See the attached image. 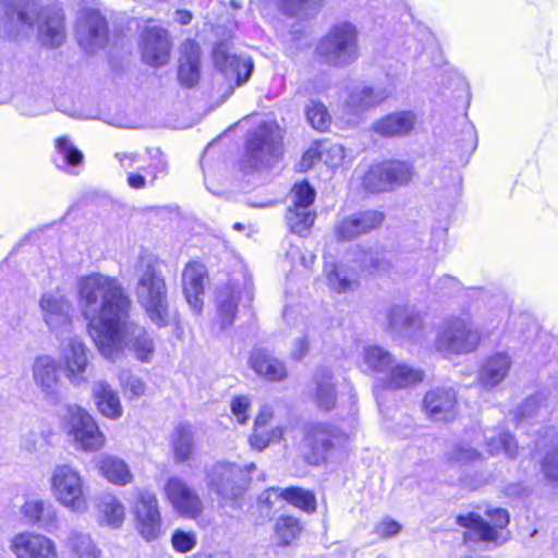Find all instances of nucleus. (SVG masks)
<instances>
[{
	"label": "nucleus",
	"instance_id": "f03ea898",
	"mask_svg": "<svg viewBox=\"0 0 558 558\" xmlns=\"http://www.w3.org/2000/svg\"><path fill=\"white\" fill-rule=\"evenodd\" d=\"M40 2H0V14H4L3 25L11 33L27 32L35 23L41 43L48 47H59L65 38L63 14L54 8L39 7Z\"/></svg>",
	"mask_w": 558,
	"mask_h": 558
},
{
	"label": "nucleus",
	"instance_id": "dca6fc26",
	"mask_svg": "<svg viewBox=\"0 0 558 558\" xmlns=\"http://www.w3.org/2000/svg\"><path fill=\"white\" fill-rule=\"evenodd\" d=\"M163 490L167 500L179 515L195 519L202 513L204 507L198 493L183 478L169 477Z\"/></svg>",
	"mask_w": 558,
	"mask_h": 558
},
{
	"label": "nucleus",
	"instance_id": "2f4dec72",
	"mask_svg": "<svg viewBox=\"0 0 558 558\" xmlns=\"http://www.w3.org/2000/svg\"><path fill=\"white\" fill-rule=\"evenodd\" d=\"M391 94L392 88L388 85H356L347 100V106L353 112L364 111L381 104Z\"/></svg>",
	"mask_w": 558,
	"mask_h": 558
},
{
	"label": "nucleus",
	"instance_id": "9b49d317",
	"mask_svg": "<svg viewBox=\"0 0 558 558\" xmlns=\"http://www.w3.org/2000/svg\"><path fill=\"white\" fill-rule=\"evenodd\" d=\"M281 133L277 125L263 123L250 135L246 158L252 168L270 167L280 155Z\"/></svg>",
	"mask_w": 558,
	"mask_h": 558
},
{
	"label": "nucleus",
	"instance_id": "5701e85b",
	"mask_svg": "<svg viewBox=\"0 0 558 558\" xmlns=\"http://www.w3.org/2000/svg\"><path fill=\"white\" fill-rule=\"evenodd\" d=\"M213 58L215 66L229 80L235 78L238 86L247 82L252 75L254 69L252 59L231 53L225 44L214 48Z\"/></svg>",
	"mask_w": 558,
	"mask_h": 558
},
{
	"label": "nucleus",
	"instance_id": "4c0bfd02",
	"mask_svg": "<svg viewBox=\"0 0 558 558\" xmlns=\"http://www.w3.org/2000/svg\"><path fill=\"white\" fill-rule=\"evenodd\" d=\"M395 362V357L379 345H367L362 351L360 367L364 373L387 375Z\"/></svg>",
	"mask_w": 558,
	"mask_h": 558
},
{
	"label": "nucleus",
	"instance_id": "052dcab7",
	"mask_svg": "<svg viewBox=\"0 0 558 558\" xmlns=\"http://www.w3.org/2000/svg\"><path fill=\"white\" fill-rule=\"evenodd\" d=\"M195 536L192 533L183 531H175L172 535V545L174 549L181 553H186L195 546Z\"/></svg>",
	"mask_w": 558,
	"mask_h": 558
},
{
	"label": "nucleus",
	"instance_id": "72a5a7b5",
	"mask_svg": "<svg viewBox=\"0 0 558 558\" xmlns=\"http://www.w3.org/2000/svg\"><path fill=\"white\" fill-rule=\"evenodd\" d=\"M178 77L182 85L194 86L199 78V47L193 40H186L181 47Z\"/></svg>",
	"mask_w": 558,
	"mask_h": 558
},
{
	"label": "nucleus",
	"instance_id": "603ef678",
	"mask_svg": "<svg viewBox=\"0 0 558 558\" xmlns=\"http://www.w3.org/2000/svg\"><path fill=\"white\" fill-rule=\"evenodd\" d=\"M71 546L78 558H100L101 556V550L86 534H74L71 537Z\"/></svg>",
	"mask_w": 558,
	"mask_h": 558
},
{
	"label": "nucleus",
	"instance_id": "6e6552de",
	"mask_svg": "<svg viewBox=\"0 0 558 558\" xmlns=\"http://www.w3.org/2000/svg\"><path fill=\"white\" fill-rule=\"evenodd\" d=\"M61 428L76 449L97 451L105 444V436L93 416L82 407L69 404L60 414Z\"/></svg>",
	"mask_w": 558,
	"mask_h": 558
},
{
	"label": "nucleus",
	"instance_id": "338daca9",
	"mask_svg": "<svg viewBox=\"0 0 558 558\" xmlns=\"http://www.w3.org/2000/svg\"><path fill=\"white\" fill-rule=\"evenodd\" d=\"M320 143L307 149L301 160L302 169L307 170L316 160H320Z\"/></svg>",
	"mask_w": 558,
	"mask_h": 558
},
{
	"label": "nucleus",
	"instance_id": "b1692460",
	"mask_svg": "<svg viewBox=\"0 0 558 558\" xmlns=\"http://www.w3.org/2000/svg\"><path fill=\"white\" fill-rule=\"evenodd\" d=\"M384 215L377 210H365L340 219L335 228L339 240L347 241L365 234L379 227Z\"/></svg>",
	"mask_w": 558,
	"mask_h": 558
},
{
	"label": "nucleus",
	"instance_id": "7c9ffc66",
	"mask_svg": "<svg viewBox=\"0 0 558 558\" xmlns=\"http://www.w3.org/2000/svg\"><path fill=\"white\" fill-rule=\"evenodd\" d=\"M512 360L507 353H495L481 365L477 374L478 384L484 389H494L508 376Z\"/></svg>",
	"mask_w": 558,
	"mask_h": 558
},
{
	"label": "nucleus",
	"instance_id": "5fc2aeb1",
	"mask_svg": "<svg viewBox=\"0 0 558 558\" xmlns=\"http://www.w3.org/2000/svg\"><path fill=\"white\" fill-rule=\"evenodd\" d=\"M119 381L125 396L140 398L145 395L146 385L143 379L131 374L129 371L120 372Z\"/></svg>",
	"mask_w": 558,
	"mask_h": 558
},
{
	"label": "nucleus",
	"instance_id": "58836bf2",
	"mask_svg": "<svg viewBox=\"0 0 558 558\" xmlns=\"http://www.w3.org/2000/svg\"><path fill=\"white\" fill-rule=\"evenodd\" d=\"M315 400L319 409L330 411L336 404V389L332 375L326 367L315 374Z\"/></svg>",
	"mask_w": 558,
	"mask_h": 558
},
{
	"label": "nucleus",
	"instance_id": "c03bdc74",
	"mask_svg": "<svg viewBox=\"0 0 558 558\" xmlns=\"http://www.w3.org/2000/svg\"><path fill=\"white\" fill-rule=\"evenodd\" d=\"M172 449L174 461L182 463L187 461L194 449L193 434L190 427L180 425L174 429L172 436Z\"/></svg>",
	"mask_w": 558,
	"mask_h": 558
},
{
	"label": "nucleus",
	"instance_id": "3c124183",
	"mask_svg": "<svg viewBox=\"0 0 558 558\" xmlns=\"http://www.w3.org/2000/svg\"><path fill=\"white\" fill-rule=\"evenodd\" d=\"M363 186L372 193L384 192L390 189L384 163L369 168L363 178Z\"/></svg>",
	"mask_w": 558,
	"mask_h": 558
},
{
	"label": "nucleus",
	"instance_id": "79ce46f5",
	"mask_svg": "<svg viewBox=\"0 0 558 558\" xmlns=\"http://www.w3.org/2000/svg\"><path fill=\"white\" fill-rule=\"evenodd\" d=\"M102 521L110 527L119 529L125 519L123 504L111 494H104L98 504Z\"/></svg>",
	"mask_w": 558,
	"mask_h": 558
},
{
	"label": "nucleus",
	"instance_id": "6e6d98bb",
	"mask_svg": "<svg viewBox=\"0 0 558 558\" xmlns=\"http://www.w3.org/2000/svg\"><path fill=\"white\" fill-rule=\"evenodd\" d=\"M300 531L299 521L292 517H282L276 523V534L283 545H289L294 541Z\"/></svg>",
	"mask_w": 558,
	"mask_h": 558
},
{
	"label": "nucleus",
	"instance_id": "c85d7f7f",
	"mask_svg": "<svg viewBox=\"0 0 558 558\" xmlns=\"http://www.w3.org/2000/svg\"><path fill=\"white\" fill-rule=\"evenodd\" d=\"M206 278V267L198 262H192L184 268L182 275L183 292L189 305L195 313H199L203 307Z\"/></svg>",
	"mask_w": 558,
	"mask_h": 558
},
{
	"label": "nucleus",
	"instance_id": "1a4fd4ad",
	"mask_svg": "<svg viewBox=\"0 0 558 558\" xmlns=\"http://www.w3.org/2000/svg\"><path fill=\"white\" fill-rule=\"evenodd\" d=\"M53 498L64 508L75 513H84L88 508L84 480L74 466L58 464L50 476Z\"/></svg>",
	"mask_w": 558,
	"mask_h": 558
},
{
	"label": "nucleus",
	"instance_id": "423d86ee",
	"mask_svg": "<svg viewBox=\"0 0 558 558\" xmlns=\"http://www.w3.org/2000/svg\"><path fill=\"white\" fill-rule=\"evenodd\" d=\"M481 338L468 314L451 316L440 326L435 347L444 355L468 354L477 349Z\"/></svg>",
	"mask_w": 558,
	"mask_h": 558
},
{
	"label": "nucleus",
	"instance_id": "2eb2a0df",
	"mask_svg": "<svg viewBox=\"0 0 558 558\" xmlns=\"http://www.w3.org/2000/svg\"><path fill=\"white\" fill-rule=\"evenodd\" d=\"M108 24L98 10L84 8L77 12L75 36L78 45L93 52L108 41Z\"/></svg>",
	"mask_w": 558,
	"mask_h": 558
},
{
	"label": "nucleus",
	"instance_id": "393cba45",
	"mask_svg": "<svg viewBox=\"0 0 558 558\" xmlns=\"http://www.w3.org/2000/svg\"><path fill=\"white\" fill-rule=\"evenodd\" d=\"M147 154L149 155V162H147L145 156L135 153L116 154V158L124 170H141L149 175L150 182L154 183L159 174L167 172L168 162L158 148H150Z\"/></svg>",
	"mask_w": 558,
	"mask_h": 558
},
{
	"label": "nucleus",
	"instance_id": "412c9836",
	"mask_svg": "<svg viewBox=\"0 0 558 558\" xmlns=\"http://www.w3.org/2000/svg\"><path fill=\"white\" fill-rule=\"evenodd\" d=\"M347 435L331 425L312 423L306 427V445L312 450L313 463L318 464L326 459L327 453L336 446L344 442Z\"/></svg>",
	"mask_w": 558,
	"mask_h": 558
},
{
	"label": "nucleus",
	"instance_id": "0eeeda50",
	"mask_svg": "<svg viewBox=\"0 0 558 558\" xmlns=\"http://www.w3.org/2000/svg\"><path fill=\"white\" fill-rule=\"evenodd\" d=\"M61 428L76 449L97 451L105 444V436L93 416L82 407L69 404L60 414Z\"/></svg>",
	"mask_w": 558,
	"mask_h": 558
},
{
	"label": "nucleus",
	"instance_id": "864d4df0",
	"mask_svg": "<svg viewBox=\"0 0 558 558\" xmlns=\"http://www.w3.org/2000/svg\"><path fill=\"white\" fill-rule=\"evenodd\" d=\"M305 113L310 124L318 131H325L330 124V116L322 102L312 100Z\"/></svg>",
	"mask_w": 558,
	"mask_h": 558
},
{
	"label": "nucleus",
	"instance_id": "37998d69",
	"mask_svg": "<svg viewBox=\"0 0 558 558\" xmlns=\"http://www.w3.org/2000/svg\"><path fill=\"white\" fill-rule=\"evenodd\" d=\"M316 218L312 208L290 206L286 214L287 225L293 233L305 235Z\"/></svg>",
	"mask_w": 558,
	"mask_h": 558
},
{
	"label": "nucleus",
	"instance_id": "8fccbe9b",
	"mask_svg": "<svg viewBox=\"0 0 558 558\" xmlns=\"http://www.w3.org/2000/svg\"><path fill=\"white\" fill-rule=\"evenodd\" d=\"M447 457L452 464L464 466L480 460L481 453L473 445L462 441L453 446Z\"/></svg>",
	"mask_w": 558,
	"mask_h": 558
},
{
	"label": "nucleus",
	"instance_id": "e433bc0d",
	"mask_svg": "<svg viewBox=\"0 0 558 558\" xmlns=\"http://www.w3.org/2000/svg\"><path fill=\"white\" fill-rule=\"evenodd\" d=\"M100 474L110 483L125 486L133 480V474L126 462L113 456H101L97 460Z\"/></svg>",
	"mask_w": 558,
	"mask_h": 558
},
{
	"label": "nucleus",
	"instance_id": "774afa93",
	"mask_svg": "<svg viewBox=\"0 0 558 558\" xmlns=\"http://www.w3.org/2000/svg\"><path fill=\"white\" fill-rule=\"evenodd\" d=\"M279 4V10L288 15H298L300 12L306 10L307 5L311 2H277Z\"/></svg>",
	"mask_w": 558,
	"mask_h": 558
},
{
	"label": "nucleus",
	"instance_id": "f8f14e48",
	"mask_svg": "<svg viewBox=\"0 0 558 558\" xmlns=\"http://www.w3.org/2000/svg\"><path fill=\"white\" fill-rule=\"evenodd\" d=\"M39 310L45 325L56 338L72 333L74 310L63 292H45L39 300Z\"/></svg>",
	"mask_w": 558,
	"mask_h": 558
},
{
	"label": "nucleus",
	"instance_id": "bf43d9fd",
	"mask_svg": "<svg viewBox=\"0 0 558 558\" xmlns=\"http://www.w3.org/2000/svg\"><path fill=\"white\" fill-rule=\"evenodd\" d=\"M542 472L546 478L558 482V445L544 457Z\"/></svg>",
	"mask_w": 558,
	"mask_h": 558
},
{
	"label": "nucleus",
	"instance_id": "49530a36",
	"mask_svg": "<svg viewBox=\"0 0 558 558\" xmlns=\"http://www.w3.org/2000/svg\"><path fill=\"white\" fill-rule=\"evenodd\" d=\"M56 149L59 157L56 163L59 168L75 167L83 161V154L65 136L56 140Z\"/></svg>",
	"mask_w": 558,
	"mask_h": 558
},
{
	"label": "nucleus",
	"instance_id": "13d9d810",
	"mask_svg": "<svg viewBox=\"0 0 558 558\" xmlns=\"http://www.w3.org/2000/svg\"><path fill=\"white\" fill-rule=\"evenodd\" d=\"M293 205L295 207L303 206L311 208L315 199V191L307 182H300L294 184L293 189Z\"/></svg>",
	"mask_w": 558,
	"mask_h": 558
},
{
	"label": "nucleus",
	"instance_id": "f704fd0d",
	"mask_svg": "<svg viewBox=\"0 0 558 558\" xmlns=\"http://www.w3.org/2000/svg\"><path fill=\"white\" fill-rule=\"evenodd\" d=\"M93 397L98 411L106 417L118 420L122 416L123 409L119 395L105 380H98L92 387Z\"/></svg>",
	"mask_w": 558,
	"mask_h": 558
},
{
	"label": "nucleus",
	"instance_id": "a211bd4d",
	"mask_svg": "<svg viewBox=\"0 0 558 558\" xmlns=\"http://www.w3.org/2000/svg\"><path fill=\"white\" fill-rule=\"evenodd\" d=\"M136 529L146 541L156 539L161 534V514L158 499L153 492L140 490L134 504Z\"/></svg>",
	"mask_w": 558,
	"mask_h": 558
},
{
	"label": "nucleus",
	"instance_id": "4468645a",
	"mask_svg": "<svg viewBox=\"0 0 558 558\" xmlns=\"http://www.w3.org/2000/svg\"><path fill=\"white\" fill-rule=\"evenodd\" d=\"M57 339L59 341V355L66 378L75 386L86 384L89 367L87 347L77 336L72 333Z\"/></svg>",
	"mask_w": 558,
	"mask_h": 558
},
{
	"label": "nucleus",
	"instance_id": "473e14b6",
	"mask_svg": "<svg viewBox=\"0 0 558 558\" xmlns=\"http://www.w3.org/2000/svg\"><path fill=\"white\" fill-rule=\"evenodd\" d=\"M250 364L258 376L269 381H281L288 375L286 364L266 349H255Z\"/></svg>",
	"mask_w": 558,
	"mask_h": 558
},
{
	"label": "nucleus",
	"instance_id": "bb28decb",
	"mask_svg": "<svg viewBox=\"0 0 558 558\" xmlns=\"http://www.w3.org/2000/svg\"><path fill=\"white\" fill-rule=\"evenodd\" d=\"M457 393L452 388H435L424 398V409L433 421H449L456 414Z\"/></svg>",
	"mask_w": 558,
	"mask_h": 558
},
{
	"label": "nucleus",
	"instance_id": "a19ab883",
	"mask_svg": "<svg viewBox=\"0 0 558 558\" xmlns=\"http://www.w3.org/2000/svg\"><path fill=\"white\" fill-rule=\"evenodd\" d=\"M422 379L423 374L420 369L404 363H396V361L385 376V383L391 389L404 388L417 384Z\"/></svg>",
	"mask_w": 558,
	"mask_h": 558
},
{
	"label": "nucleus",
	"instance_id": "7ed1b4c3",
	"mask_svg": "<svg viewBox=\"0 0 558 558\" xmlns=\"http://www.w3.org/2000/svg\"><path fill=\"white\" fill-rule=\"evenodd\" d=\"M137 283L135 295L153 324H168L167 287L157 263L150 255L141 256L136 265Z\"/></svg>",
	"mask_w": 558,
	"mask_h": 558
},
{
	"label": "nucleus",
	"instance_id": "aec40b11",
	"mask_svg": "<svg viewBox=\"0 0 558 558\" xmlns=\"http://www.w3.org/2000/svg\"><path fill=\"white\" fill-rule=\"evenodd\" d=\"M387 319L391 331L402 338L420 341L426 336L422 314L411 306H392L387 314Z\"/></svg>",
	"mask_w": 558,
	"mask_h": 558
},
{
	"label": "nucleus",
	"instance_id": "ddd939ff",
	"mask_svg": "<svg viewBox=\"0 0 558 558\" xmlns=\"http://www.w3.org/2000/svg\"><path fill=\"white\" fill-rule=\"evenodd\" d=\"M253 463L242 469L234 463L217 462L207 473L208 486L223 499L236 500L248 483V470Z\"/></svg>",
	"mask_w": 558,
	"mask_h": 558
},
{
	"label": "nucleus",
	"instance_id": "a878e982",
	"mask_svg": "<svg viewBox=\"0 0 558 558\" xmlns=\"http://www.w3.org/2000/svg\"><path fill=\"white\" fill-rule=\"evenodd\" d=\"M21 514L26 524L48 533H53L59 527L58 510L50 501L28 499L22 506Z\"/></svg>",
	"mask_w": 558,
	"mask_h": 558
},
{
	"label": "nucleus",
	"instance_id": "9d476101",
	"mask_svg": "<svg viewBox=\"0 0 558 558\" xmlns=\"http://www.w3.org/2000/svg\"><path fill=\"white\" fill-rule=\"evenodd\" d=\"M116 343L112 345L111 354H105L98 350L100 354L112 362L119 360L123 355L124 349L131 351L134 356L143 362H150L155 352L154 339L148 335L145 328L130 320V315L123 317V322L119 323L117 328Z\"/></svg>",
	"mask_w": 558,
	"mask_h": 558
},
{
	"label": "nucleus",
	"instance_id": "f3484780",
	"mask_svg": "<svg viewBox=\"0 0 558 558\" xmlns=\"http://www.w3.org/2000/svg\"><path fill=\"white\" fill-rule=\"evenodd\" d=\"M9 549L16 558H59L56 542L36 532L16 533L10 539Z\"/></svg>",
	"mask_w": 558,
	"mask_h": 558
},
{
	"label": "nucleus",
	"instance_id": "39448f33",
	"mask_svg": "<svg viewBox=\"0 0 558 558\" xmlns=\"http://www.w3.org/2000/svg\"><path fill=\"white\" fill-rule=\"evenodd\" d=\"M489 521L481 515L470 512L456 518V523L464 529V543L482 542L494 546H501L509 539V532L506 530L510 517L507 510L495 508L487 511Z\"/></svg>",
	"mask_w": 558,
	"mask_h": 558
},
{
	"label": "nucleus",
	"instance_id": "4d7b16f0",
	"mask_svg": "<svg viewBox=\"0 0 558 558\" xmlns=\"http://www.w3.org/2000/svg\"><path fill=\"white\" fill-rule=\"evenodd\" d=\"M320 160L329 167L339 166L345 157L344 148L340 144L320 143Z\"/></svg>",
	"mask_w": 558,
	"mask_h": 558
},
{
	"label": "nucleus",
	"instance_id": "69168bd1",
	"mask_svg": "<svg viewBox=\"0 0 558 558\" xmlns=\"http://www.w3.org/2000/svg\"><path fill=\"white\" fill-rule=\"evenodd\" d=\"M401 530V525L390 519H385L376 526V533L383 537H390L398 534Z\"/></svg>",
	"mask_w": 558,
	"mask_h": 558
},
{
	"label": "nucleus",
	"instance_id": "f257e3e1",
	"mask_svg": "<svg viewBox=\"0 0 558 558\" xmlns=\"http://www.w3.org/2000/svg\"><path fill=\"white\" fill-rule=\"evenodd\" d=\"M77 304L97 349L111 354L119 323L131 308L122 283L100 272L83 276L77 281Z\"/></svg>",
	"mask_w": 558,
	"mask_h": 558
},
{
	"label": "nucleus",
	"instance_id": "6ab92c4d",
	"mask_svg": "<svg viewBox=\"0 0 558 558\" xmlns=\"http://www.w3.org/2000/svg\"><path fill=\"white\" fill-rule=\"evenodd\" d=\"M243 295L248 301L252 300V293L246 282L231 280L218 288L216 295L217 323L221 329H226L233 324L238 305Z\"/></svg>",
	"mask_w": 558,
	"mask_h": 558
},
{
	"label": "nucleus",
	"instance_id": "ea45409f",
	"mask_svg": "<svg viewBox=\"0 0 558 558\" xmlns=\"http://www.w3.org/2000/svg\"><path fill=\"white\" fill-rule=\"evenodd\" d=\"M549 412L550 407L547 398L544 393L538 392L522 402L514 411L513 417L517 423H522L536 418H545Z\"/></svg>",
	"mask_w": 558,
	"mask_h": 558
},
{
	"label": "nucleus",
	"instance_id": "c9c22d12",
	"mask_svg": "<svg viewBox=\"0 0 558 558\" xmlns=\"http://www.w3.org/2000/svg\"><path fill=\"white\" fill-rule=\"evenodd\" d=\"M324 274L327 286L338 293L349 292L357 284L355 270L343 263L338 264L326 259Z\"/></svg>",
	"mask_w": 558,
	"mask_h": 558
},
{
	"label": "nucleus",
	"instance_id": "09e8293b",
	"mask_svg": "<svg viewBox=\"0 0 558 558\" xmlns=\"http://www.w3.org/2000/svg\"><path fill=\"white\" fill-rule=\"evenodd\" d=\"M282 499L289 504L298 507L307 512H313L316 509V500L314 495L305 489L299 487H289L280 492Z\"/></svg>",
	"mask_w": 558,
	"mask_h": 558
},
{
	"label": "nucleus",
	"instance_id": "c756f323",
	"mask_svg": "<svg viewBox=\"0 0 558 558\" xmlns=\"http://www.w3.org/2000/svg\"><path fill=\"white\" fill-rule=\"evenodd\" d=\"M33 380L40 391L54 398L59 390L58 364L49 354L38 355L32 366Z\"/></svg>",
	"mask_w": 558,
	"mask_h": 558
},
{
	"label": "nucleus",
	"instance_id": "e2e57ef3",
	"mask_svg": "<svg viewBox=\"0 0 558 558\" xmlns=\"http://www.w3.org/2000/svg\"><path fill=\"white\" fill-rule=\"evenodd\" d=\"M248 441L251 447L258 451L264 450L271 444L269 433L266 427H254L253 434L250 436Z\"/></svg>",
	"mask_w": 558,
	"mask_h": 558
},
{
	"label": "nucleus",
	"instance_id": "de8ad7c7",
	"mask_svg": "<svg viewBox=\"0 0 558 558\" xmlns=\"http://www.w3.org/2000/svg\"><path fill=\"white\" fill-rule=\"evenodd\" d=\"M383 163L386 171V175L388 177L390 187L393 185H405L412 180L414 175L413 166L409 162L393 160L386 161Z\"/></svg>",
	"mask_w": 558,
	"mask_h": 558
},
{
	"label": "nucleus",
	"instance_id": "680f3d73",
	"mask_svg": "<svg viewBox=\"0 0 558 558\" xmlns=\"http://www.w3.org/2000/svg\"><path fill=\"white\" fill-rule=\"evenodd\" d=\"M250 400L247 397H236L231 402L232 414L240 424H245L248 418Z\"/></svg>",
	"mask_w": 558,
	"mask_h": 558
},
{
	"label": "nucleus",
	"instance_id": "a18cd8bd",
	"mask_svg": "<svg viewBox=\"0 0 558 558\" xmlns=\"http://www.w3.org/2000/svg\"><path fill=\"white\" fill-rule=\"evenodd\" d=\"M489 433L485 435V442L490 454L505 453L509 458L518 456V445L510 434L499 433L496 437L494 432Z\"/></svg>",
	"mask_w": 558,
	"mask_h": 558
},
{
	"label": "nucleus",
	"instance_id": "cd10ccee",
	"mask_svg": "<svg viewBox=\"0 0 558 558\" xmlns=\"http://www.w3.org/2000/svg\"><path fill=\"white\" fill-rule=\"evenodd\" d=\"M417 123V114L413 110H400L378 119L373 131L384 137H401L409 135Z\"/></svg>",
	"mask_w": 558,
	"mask_h": 558
},
{
	"label": "nucleus",
	"instance_id": "0e129e2a",
	"mask_svg": "<svg viewBox=\"0 0 558 558\" xmlns=\"http://www.w3.org/2000/svg\"><path fill=\"white\" fill-rule=\"evenodd\" d=\"M460 288V282L451 276H442L437 280V289L442 295L453 294L458 292Z\"/></svg>",
	"mask_w": 558,
	"mask_h": 558
},
{
	"label": "nucleus",
	"instance_id": "4be33fe9",
	"mask_svg": "<svg viewBox=\"0 0 558 558\" xmlns=\"http://www.w3.org/2000/svg\"><path fill=\"white\" fill-rule=\"evenodd\" d=\"M141 48L147 64L156 68L167 64L171 50L167 31L149 22L142 34Z\"/></svg>",
	"mask_w": 558,
	"mask_h": 558
},
{
	"label": "nucleus",
	"instance_id": "20e7f679",
	"mask_svg": "<svg viewBox=\"0 0 558 558\" xmlns=\"http://www.w3.org/2000/svg\"><path fill=\"white\" fill-rule=\"evenodd\" d=\"M356 27L347 22L332 26L320 39L316 52L323 61L337 68H345L360 57Z\"/></svg>",
	"mask_w": 558,
	"mask_h": 558
}]
</instances>
